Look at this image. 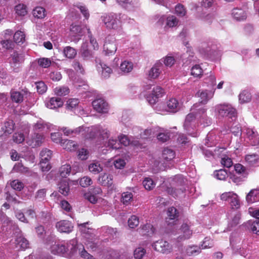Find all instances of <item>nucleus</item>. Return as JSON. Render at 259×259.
<instances>
[{
    "instance_id": "52",
    "label": "nucleus",
    "mask_w": 259,
    "mask_h": 259,
    "mask_svg": "<svg viewBox=\"0 0 259 259\" xmlns=\"http://www.w3.org/2000/svg\"><path fill=\"white\" fill-rule=\"evenodd\" d=\"M16 13L20 16H24L27 14L26 7L23 4H19L15 7Z\"/></svg>"
},
{
    "instance_id": "56",
    "label": "nucleus",
    "mask_w": 259,
    "mask_h": 259,
    "mask_svg": "<svg viewBox=\"0 0 259 259\" xmlns=\"http://www.w3.org/2000/svg\"><path fill=\"white\" fill-rule=\"evenodd\" d=\"M25 140L23 134L21 133H16L13 136V140L17 144L22 143Z\"/></svg>"
},
{
    "instance_id": "47",
    "label": "nucleus",
    "mask_w": 259,
    "mask_h": 259,
    "mask_svg": "<svg viewBox=\"0 0 259 259\" xmlns=\"http://www.w3.org/2000/svg\"><path fill=\"white\" fill-rule=\"evenodd\" d=\"M186 251L188 255H192L199 253L201 251V248L200 247L195 245L189 246L187 247Z\"/></svg>"
},
{
    "instance_id": "5",
    "label": "nucleus",
    "mask_w": 259,
    "mask_h": 259,
    "mask_svg": "<svg viewBox=\"0 0 259 259\" xmlns=\"http://www.w3.org/2000/svg\"><path fill=\"white\" fill-rule=\"evenodd\" d=\"M199 52L206 59L214 62L220 60L221 56V52L216 50L214 46H203L200 49Z\"/></svg>"
},
{
    "instance_id": "46",
    "label": "nucleus",
    "mask_w": 259,
    "mask_h": 259,
    "mask_svg": "<svg viewBox=\"0 0 259 259\" xmlns=\"http://www.w3.org/2000/svg\"><path fill=\"white\" fill-rule=\"evenodd\" d=\"M54 92L57 96H65L69 94V89L66 87H59L54 89Z\"/></svg>"
},
{
    "instance_id": "54",
    "label": "nucleus",
    "mask_w": 259,
    "mask_h": 259,
    "mask_svg": "<svg viewBox=\"0 0 259 259\" xmlns=\"http://www.w3.org/2000/svg\"><path fill=\"white\" fill-rule=\"evenodd\" d=\"M139 224V218L136 215H132L128 220V224L131 228H135Z\"/></svg>"
},
{
    "instance_id": "42",
    "label": "nucleus",
    "mask_w": 259,
    "mask_h": 259,
    "mask_svg": "<svg viewBox=\"0 0 259 259\" xmlns=\"http://www.w3.org/2000/svg\"><path fill=\"white\" fill-rule=\"evenodd\" d=\"M14 39L17 44H23L25 40V34L23 31H17L14 34Z\"/></svg>"
},
{
    "instance_id": "49",
    "label": "nucleus",
    "mask_w": 259,
    "mask_h": 259,
    "mask_svg": "<svg viewBox=\"0 0 259 259\" xmlns=\"http://www.w3.org/2000/svg\"><path fill=\"white\" fill-rule=\"evenodd\" d=\"M79 101L77 99H70L66 103V108L68 110H72L78 105Z\"/></svg>"
},
{
    "instance_id": "57",
    "label": "nucleus",
    "mask_w": 259,
    "mask_h": 259,
    "mask_svg": "<svg viewBox=\"0 0 259 259\" xmlns=\"http://www.w3.org/2000/svg\"><path fill=\"white\" fill-rule=\"evenodd\" d=\"M10 185L13 189L18 191H21L24 187L23 184L18 180L12 181Z\"/></svg>"
},
{
    "instance_id": "40",
    "label": "nucleus",
    "mask_w": 259,
    "mask_h": 259,
    "mask_svg": "<svg viewBox=\"0 0 259 259\" xmlns=\"http://www.w3.org/2000/svg\"><path fill=\"white\" fill-rule=\"evenodd\" d=\"M175 152L171 149L165 148L162 152V157L166 161H170L174 158Z\"/></svg>"
},
{
    "instance_id": "1",
    "label": "nucleus",
    "mask_w": 259,
    "mask_h": 259,
    "mask_svg": "<svg viewBox=\"0 0 259 259\" xmlns=\"http://www.w3.org/2000/svg\"><path fill=\"white\" fill-rule=\"evenodd\" d=\"M77 250L80 256L84 259H95L85 250L82 244H78L75 239L71 240L67 244V247L59 244H55L52 247V252L54 254H63L69 252L70 253L74 254Z\"/></svg>"
},
{
    "instance_id": "21",
    "label": "nucleus",
    "mask_w": 259,
    "mask_h": 259,
    "mask_svg": "<svg viewBox=\"0 0 259 259\" xmlns=\"http://www.w3.org/2000/svg\"><path fill=\"white\" fill-rule=\"evenodd\" d=\"M232 15L233 18L237 21H243L247 18L246 12L239 8H234L232 10Z\"/></svg>"
},
{
    "instance_id": "35",
    "label": "nucleus",
    "mask_w": 259,
    "mask_h": 259,
    "mask_svg": "<svg viewBox=\"0 0 259 259\" xmlns=\"http://www.w3.org/2000/svg\"><path fill=\"white\" fill-rule=\"evenodd\" d=\"M239 100L240 103H246L250 102L251 100L250 93L246 91H243L239 96Z\"/></svg>"
},
{
    "instance_id": "22",
    "label": "nucleus",
    "mask_w": 259,
    "mask_h": 259,
    "mask_svg": "<svg viewBox=\"0 0 259 259\" xmlns=\"http://www.w3.org/2000/svg\"><path fill=\"white\" fill-rule=\"evenodd\" d=\"M80 54L81 57L84 60H88L93 58V53L89 50L88 43L87 41H84L82 43L80 49Z\"/></svg>"
},
{
    "instance_id": "25",
    "label": "nucleus",
    "mask_w": 259,
    "mask_h": 259,
    "mask_svg": "<svg viewBox=\"0 0 259 259\" xmlns=\"http://www.w3.org/2000/svg\"><path fill=\"white\" fill-rule=\"evenodd\" d=\"M63 100L60 98L53 97L46 103V106L50 109H55L62 106Z\"/></svg>"
},
{
    "instance_id": "51",
    "label": "nucleus",
    "mask_w": 259,
    "mask_h": 259,
    "mask_svg": "<svg viewBox=\"0 0 259 259\" xmlns=\"http://www.w3.org/2000/svg\"><path fill=\"white\" fill-rule=\"evenodd\" d=\"M164 93L163 90L160 87L157 86L153 89L152 96L157 99L162 97Z\"/></svg>"
},
{
    "instance_id": "62",
    "label": "nucleus",
    "mask_w": 259,
    "mask_h": 259,
    "mask_svg": "<svg viewBox=\"0 0 259 259\" xmlns=\"http://www.w3.org/2000/svg\"><path fill=\"white\" fill-rule=\"evenodd\" d=\"M79 183L81 187H87L92 184V180L89 177H84L80 179Z\"/></svg>"
},
{
    "instance_id": "41",
    "label": "nucleus",
    "mask_w": 259,
    "mask_h": 259,
    "mask_svg": "<svg viewBox=\"0 0 259 259\" xmlns=\"http://www.w3.org/2000/svg\"><path fill=\"white\" fill-rule=\"evenodd\" d=\"M11 98L13 102L19 103L23 101V94L20 92L12 91L11 93Z\"/></svg>"
},
{
    "instance_id": "19",
    "label": "nucleus",
    "mask_w": 259,
    "mask_h": 259,
    "mask_svg": "<svg viewBox=\"0 0 259 259\" xmlns=\"http://www.w3.org/2000/svg\"><path fill=\"white\" fill-rule=\"evenodd\" d=\"M180 108L179 103L175 98H170L166 102L165 110L170 112H176Z\"/></svg>"
},
{
    "instance_id": "60",
    "label": "nucleus",
    "mask_w": 259,
    "mask_h": 259,
    "mask_svg": "<svg viewBox=\"0 0 259 259\" xmlns=\"http://www.w3.org/2000/svg\"><path fill=\"white\" fill-rule=\"evenodd\" d=\"M71 170V167L69 165L66 164L64 165L60 168V175L62 177H66L68 175Z\"/></svg>"
},
{
    "instance_id": "45",
    "label": "nucleus",
    "mask_w": 259,
    "mask_h": 259,
    "mask_svg": "<svg viewBox=\"0 0 259 259\" xmlns=\"http://www.w3.org/2000/svg\"><path fill=\"white\" fill-rule=\"evenodd\" d=\"M133 195L130 192H123L121 196V202L125 205H128L133 200Z\"/></svg>"
},
{
    "instance_id": "31",
    "label": "nucleus",
    "mask_w": 259,
    "mask_h": 259,
    "mask_svg": "<svg viewBox=\"0 0 259 259\" xmlns=\"http://www.w3.org/2000/svg\"><path fill=\"white\" fill-rule=\"evenodd\" d=\"M112 69L109 66H98L97 70L104 78L109 77L110 74L112 72Z\"/></svg>"
},
{
    "instance_id": "15",
    "label": "nucleus",
    "mask_w": 259,
    "mask_h": 259,
    "mask_svg": "<svg viewBox=\"0 0 259 259\" xmlns=\"http://www.w3.org/2000/svg\"><path fill=\"white\" fill-rule=\"evenodd\" d=\"M227 195H231L232 199L230 200V204L233 209H237L240 207V201L238 196L233 192H228L223 193L221 195V199H225L226 197H228ZM230 195H229V196Z\"/></svg>"
},
{
    "instance_id": "8",
    "label": "nucleus",
    "mask_w": 259,
    "mask_h": 259,
    "mask_svg": "<svg viewBox=\"0 0 259 259\" xmlns=\"http://www.w3.org/2000/svg\"><path fill=\"white\" fill-rule=\"evenodd\" d=\"M64 134L66 136H74L81 134L84 137L87 138V132L90 131V127H85L83 126H79L74 130H71L68 127H63L61 128Z\"/></svg>"
},
{
    "instance_id": "18",
    "label": "nucleus",
    "mask_w": 259,
    "mask_h": 259,
    "mask_svg": "<svg viewBox=\"0 0 259 259\" xmlns=\"http://www.w3.org/2000/svg\"><path fill=\"white\" fill-rule=\"evenodd\" d=\"M161 73V70L159 66H152L150 67L146 68V74L149 78H156Z\"/></svg>"
},
{
    "instance_id": "50",
    "label": "nucleus",
    "mask_w": 259,
    "mask_h": 259,
    "mask_svg": "<svg viewBox=\"0 0 259 259\" xmlns=\"http://www.w3.org/2000/svg\"><path fill=\"white\" fill-rule=\"evenodd\" d=\"M142 230V233H143V234L150 235L151 234H153L154 233L155 229L153 228L151 224H147L143 227Z\"/></svg>"
},
{
    "instance_id": "34",
    "label": "nucleus",
    "mask_w": 259,
    "mask_h": 259,
    "mask_svg": "<svg viewBox=\"0 0 259 259\" xmlns=\"http://www.w3.org/2000/svg\"><path fill=\"white\" fill-rule=\"evenodd\" d=\"M32 15L35 18L42 19L46 15L45 9L41 7H37L32 11Z\"/></svg>"
},
{
    "instance_id": "37",
    "label": "nucleus",
    "mask_w": 259,
    "mask_h": 259,
    "mask_svg": "<svg viewBox=\"0 0 259 259\" xmlns=\"http://www.w3.org/2000/svg\"><path fill=\"white\" fill-rule=\"evenodd\" d=\"M117 47L114 43L106 42L104 45V51L107 55H111L116 51Z\"/></svg>"
},
{
    "instance_id": "38",
    "label": "nucleus",
    "mask_w": 259,
    "mask_h": 259,
    "mask_svg": "<svg viewBox=\"0 0 259 259\" xmlns=\"http://www.w3.org/2000/svg\"><path fill=\"white\" fill-rule=\"evenodd\" d=\"M59 191L64 196H66L68 194L69 187L67 181L63 180L60 182L59 184Z\"/></svg>"
},
{
    "instance_id": "33",
    "label": "nucleus",
    "mask_w": 259,
    "mask_h": 259,
    "mask_svg": "<svg viewBox=\"0 0 259 259\" xmlns=\"http://www.w3.org/2000/svg\"><path fill=\"white\" fill-rule=\"evenodd\" d=\"M90 172L95 174H99L103 170V167L98 161H94L89 165Z\"/></svg>"
},
{
    "instance_id": "39",
    "label": "nucleus",
    "mask_w": 259,
    "mask_h": 259,
    "mask_svg": "<svg viewBox=\"0 0 259 259\" xmlns=\"http://www.w3.org/2000/svg\"><path fill=\"white\" fill-rule=\"evenodd\" d=\"M14 123L12 120H9L5 122L4 125L2 127V131L6 135L10 134L14 130Z\"/></svg>"
},
{
    "instance_id": "14",
    "label": "nucleus",
    "mask_w": 259,
    "mask_h": 259,
    "mask_svg": "<svg viewBox=\"0 0 259 259\" xmlns=\"http://www.w3.org/2000/svg\"><path fill=\"white\" fill-rule=\"evenodd\" d=\"M94 109L99 113H106L108 111V104L103 99H97L93 103Z\"/></svg>"
},
{
    "instance_id": "23",
    "label": "nucleus",
    "mask_w": 259,
    "mask_h": 259,
    "mask_svg": "<svg viewBox=\"0 0 259 259\" xmlns=\"http://www.w3.org/2000/svg\"><path fill=\"white\" fill-rule=\"evenodd\" d=\"M98 182L103 186H111L113 184V176L109 174H104L99 176Z\"/></svg>"
},
{
    "instance_id": "16",
    "label": "nucleus",
    "mask_w": 259,
    "mask_h": 259,
    "mask_svg": "<svg viewBox=\"0 0 259 259\" xmlns=\"http://www.w3.org/2000/svg\"><path fill=\"white\" fill-rule=\"evenodd\" d=\"M44 136L40 134L34 133L31 137L27 140V143L32 147H35L41 145L44 140Z\"/></svg>"
},
{
    "instance_id": "48",
    "label": "nucleus",
    "mask_w": 259,
    "mask_h": 259,
    "mask_svg": "<svg viewBox=\"0 0 259 259\" xmlns=\"http://www.w3.org/2000/svg\"><path fill=\"white\" fill-rule=\"evenodd\" d=\"M13 63L15 64L23 63L24 61V55L22 54H19L16 52H14L12 55Z\"/></svg>"
},
{
    "instance_id": "7",
    "label": "nucleus",
    "mask_w": 259,
    "mask_h": 259,
    "mask_svg": "<svg viewBox=\"0 0 259 259\" xmlns=\"http://www.w3.org/2000/svg\"><path fill=\"white\" fill-rule=\"evenodd\" d=\"M52 155V151L48 149L42 150L40 153V166L42 171H48L51 168L50 165L48 163Z\"/></svg>"
},
{
    "instance_id": "55",
    "label": "nucleus",
    "mask_w": 259,
    "mask_h": 259,
    "mask_svg": "<svg viewBox=\"0 0 259 259\" xmlns=\"http://www.w3.org/2000/svg\"><path fill=\"white\" fill-rule=\"evenodd\" d=\"M214 176L219 180H224L227 177L228 174L226 170L221 169L218 170H215Z\"/></svg>"
},
{
    "instance_id": "27",
    "label": "nucleus",
    "mask_w": 259,
    "mask_h": 259,
    "mask_svg": "<svg viewBox=\"0 0 259 259\" xmlns=\"http://www.w3.org/2000/svg\"><path fill=\"white\" fill-rule=\"evenodd\" d=\"M165 19H166V25L169 27L176 26L178 23V20L174 16H169L166 18L165 16H162L159 19V22L162 24Z\"/></svg>"
},
{
    "instance_id": "3",
    "label": "nucleus",
    "mask_w": 259,
    "mask_h": 259,
    "mask_svg": "<svg viewBox=\"0 0 259 259\" xmlns=\"http://www.w3.org/2000/svg\"><path fill=\"white\" fill-rule=\"evenodd\" d=\"M121 14L109 13L101 17V20L108 29L119 31L121 29Z\"/></svg>"
},
{
    "instance_id": "44",
    "label": "nucleus",
    "mask_w": 259,
    "mask_h": 259,
    "mask_svg": "<svg viewBox=\"0 0 259 259\" xmlns=\"http://www.w3.org/2000/svg\"><path fill=\"white\" fill-rule=\"evenodd\" d=\"M144 188L147 190L153 189L155 186V183L150 178H146L143 181Z\"/></svg>"
},
{
    "instance_id": "29",
    "label": "nucleus",
    "mask_w": 259,
    "mask_h": 259,
    "mask_svg": "<svg viewBox=\"0 0 259 259\" xmlns=\"http://www.w3.org/2000/svg\"><path fill=\"white\" fill-rule=\"evenodd\" d=\"M245 160L250 165H259V156L256 154L246 155Z\"/></svg>"
},
{
    "instance_id": "6",
    "label": "nucleus",
    "mask_w": 259,
    "mask_h": 259,
    "mask_svg": "<svg viewBox=\"0 0 259 259\" xmlns=\"http://www.w3.org/2000/svg\"><path fill=\"white\" fill-rule=\"evenodd\" d=\"M109 132L106 128L99 126L90 128V131L87 132V138H92L96 136H100L103 139H107L109 136Z\"/></svg>"
},
{
    "instance_id": "61",
    "label": "nucleus",
    "mask_w": 259,
    "mask_h": 259,
    "mask_svg": "<svg viewBox=\"0 0 259 259\" xmlns=\"http://www.w3.org/2000/svg\"><path fill=\"white\" fill-rule=\"evenodd\" d=\"M202 73V69L200 66H193L191 68V74L196 77H200Z\"/></svg>"
},
{
    "instance_id": "58",
    "label": "nucleus",
    "mask_w": 259,
    "mask_h": 259,
    "mask_svg": "<svg viewBox=\"0 0 259 259\" xmlns=\"http://www.w3.org/2000/svg\"><path fill=\"white\" fill-rule=\"evenodd\" d=\"M175 13L178 16L183 17L185 15L186 11L183 5L178 4L175 7Z\"/></svg>"
},
{
    "instance_id": "17",
    "label": "nucleus",
    "mask_w": 259,
    "mask_h": 259,
    "mask_svg": "<svg viewBox=\"0 0 259 259\" xmlns=\"http://www.w3.org/2000/svg\"><path fill=\"white\" fill-rule=\"evenodd\" d=\"M183 235L178 237V241H182L186 239H189L192 235V231L190 229V227L187 223H183L181 227Z\"/></svg>"
},
{
    "instance_id": "12",
    "label": "nucleus",
    "mask_w": 259,
    "mask_h": 259,
    "mask_svg": "<svg viewBox=\"0 0 259 259\" xmlns=\"http://www.w3.org/2000/svg\"><path fill=\"white\" fill-rule=\"evenodd\" d=\"M56 227L61 233H69L73 229V226L68 221L63 220L56 223Z\"/></svg>"
},
{
    "instance_id": "4",
    "label": "nucleus",
    "mask_w": 259,
    "mask_h": 259,
    "mask_svg": "<svg viewBox=\"0 0 259 259\" xmlns=\"http://www.w3.org/2000/svg\"><path fill=\"white\" fill-rule=\"evenodd\" d=\"M215 110L220 117L232 119L236 116V109L228 104H219L215 106Z\"/></svg>"
},
{
    "instance_id": "36",
    "label": "nucleus",
    "mask_w": 259,
    "mask_h": 259,
    "mask_svg": "<svg viewBox=\"0 0 259 259\" xmlns=\"http://www.w3.org/2000/svg\"><path fill=\"white\" fill-rule=\"evenodd\" d=\"M64 55L69 59L74 58L77 54L76 50L71 47L67 46L63 49Z\"/></svg>"
},
{
    "instance_id": "28",
    "label": "nucleus",
    "mask_w": 259,
    "mask_h": 259,
    "mask_svg": "<svg viewBox=\"0 0 259 259\" xmlns=\"http://www.w3.org/2000/svg\"><path fill=\"white\" fill-rule=\"evenodd\" d=\"M246 200L248 203H252L259 200V190H251L246 195Z\"/></svg>"
},
{
    "instance_id": "64",
    "label": "nucleus",
    "mask_w": 259,
    "mask_h": 259,
    "mask_svg": "<svg viewBox=\"0 0 259 259\" xmlns=\"http://www.w3.org/2000/svg\"><path fill=\"white\" fill-rule=\"evenodd\" d=\"M45 128L44 121L41 120L37 121L33 126V130L34 133L37 131H41Z\"/></svg>"
},
{
    "instance_id": "26",
    "label": "nucleus",
    "mask_w": 259,
    "mask_h": 259,
    "mask_svg": "<svg viewBox=\"0 0 259 259\" xmlns=\"http://www.w3.org/2000/svg\"><path fill=\"white\" fill-rule=\"evenodd\" d=\"M61 145L64 149L69 151H75L78 147L77 144L70 140H62Z\"/></svg>"
},
{
    "instance_id": "30",
    "label": "nucleus",
    "mask_w": 259,
    "mask_h": 259,
    "mask_svg": "<svg viewBox=\"0 0 259 259\" xmlns=\"http://www.w3.org/2000/svg\"><path fill=\"white\" fill-rule=\"evenodd\" d=\"M119 141L120 144H122L125 146L130 145V144L134 146H138L139 142L137 141L131 140L128 137L124 135H121L118 137Z\"/></svg>"
},
{
    "instance_id": "20",
    "label": "nucleus",
    "mask_w": 259,
    "mask_h": 259,
    "mask_svg": "<svg viewBox=\"0 0 259 259\" xmlns=\"http://www.w3.org/2000/svg\"><path fill=\"white\" fill-rule=\"evenodd\" d=\"M168 218L166 219V222L168 225H174L175 219L177 218L179 216V212L177 209L174 207H170L168 208L167 212Z\"/></svg>"
},
{
    "instance_id": "53",
    "label": "nucleus",
    "mask_w": 259,
    "mask_h": 259,
    "mask_svg": "<svg viewBox=\"0 0 259 259\" xmlns=\"http://www.w3.org/2000/svg\"><path fill=\"white\" fill-rule=\"evenodd\" d=\"M234 169L236 173L239 175H242L244 177L247 175L245 167L241 164H236L234 165Z\"/></svg>"
},
{
    "instance_id": "9",
    "label": "nucleus",
    "mask_w": 259,
    "mask_h": 259,
    "mask_svg": "<svg viewBox=\"0 0 259 259\" xmlns=\"http://www.w3.org/2000/svg\"><path fill=\"white\" fill-rule=\"evenodd\" d=\"M152 246L155 250L162 253L168 254L172 250L171 245L166 241L163 240L155 242Z\"/></svg>"
},
{
    "instance_id": "24",
    "label": "nucleus",
    "mask_w": 259,
    "mask_h": 259,
    "mask_svg": "<svg viewBox=\"0 0 259 259\" xmlns=\"http://www.w3.org/2000/svg\"><path fill=\"white\" fill-rule=\"evenodd\" d=\"M175 63H181L177 61L171 54H168L165 57L159 60L155 65H174Z\"/></svg>"
},
{
    "instance_id": "32",
    "label": "nucleus",
    "mask_w": 259,
    "mask_h": 259,
    "mask_svg": "<svg viewBox=\"0 0 259 259\" xmlns=\"http://www.w3.org/2000/svg\"><path fill=\"white\" fill-rule=\"evenodd\" d=\"M115 71L118 74H125L131 72L133 69V66H113Z\"/></svg>"
},
{
    "instance_id": "63",
    "label": "nucleus",
    "mask_w": 259,
    "mask_h": 259,
    "mask_svg": "<svg viewBox=\"0 0 259 259\" xmlns=\"http://www.w3.org/2000/svg\"><path fill=\"white\" fill-rule=\"evenodd\" d=\"M36 88L37 92L40 94L45 93L47 90V87L42 81H39L36 83Z\"/></svg>"
},
{
    "instance_id": "10",
    "label": "nucleus",
    "mask_w": 259,
    "mask_h": 259,
    "mask_svg": "<svg viewBox=\"0 0 259 259\" xmlns=\"http://www.w3.org/2000/svg\"><path fill=\"white\" fill-rule=\"evenodd\" d=\"M244 134L246 135V140L252 146L259 145V137L257 133L252 129L246 128L244 129Z\"/></svg>"
},
{
    "instance_id": "2",
    "label": "nucleus",
    "mask_w": 259,
    "mask_h": 259,
    "mask_svg": "<svg viewBox=\"0 0 259 259\" xmlns=\"http://www.w3.org/2000/svg\"><path fill=\"white\" fill-rule=\"evenodd\" d=\"M206 109L202 108L198 110L195 116L193 113L188 114L185 119L184 126L186 130L190 131V127L191 126V122L195 118L204 126H208L211 123V120L207 117L206 114Z\"/></svg>"
},
{
    "instance_id": "43",
    "label": "nucleus",
    "mask_w": 259,
    "mask_h": 259,
    "mask_svg": "<svg viewBox=\"0 0 259 259\" xmlns=\"http://www.w3.org/2000/svg\"><path fill=\"white\" fill-rule=\"evenodd\" d=\"M17 247L21 249H25L28 247V242L23 237H19L16 240Z\"/></svg>"
},
{
    "instance_id": "59",
    "label": "nucleus",
    "mask_w": 259,
    "mask_h": 259,
    "mask_svg": "<svg viewBox=\"0 0 259 259\" xmlns=\"http://www.w3.org/2000/svg\"><path fill=\"white\" fill-rule=\"evenodd\" d=\"M146 252L145 250L142 247H139L134 251V257L136 259H141Z\"/></svg>"
},
{
    "instance_id": "13",
    "label": "nucleus",
    "mask_w": 259,
    "mask_h": 259,
    "mask_svg": "<svg viewBox=\"0 0 259 259\" xmlns=\"http://www.w3.org/2000/svg\"><path fill=\"white\" fill-rule=\"evenodd\" d=\"M82 35V31L79 25H72L70 28V40L77 43Z\"/></svg>"
},
{
    "instance_id": "11",
    "label": "nucleus",
    "mask_w": 259,
    "mask_h": 259,
    "mask_svg": "<svg viewBox=\"0 0 259 259\" xmlns=\"http://www.w3.org/2000/svg\"><path fill=\"white\" fill-rule=\"evenodd\" d=\"M215 90L213 91L207 90H199L196 94L199 102L203 104H206L214 96Z\"/></svg>"
}]
</instances>
